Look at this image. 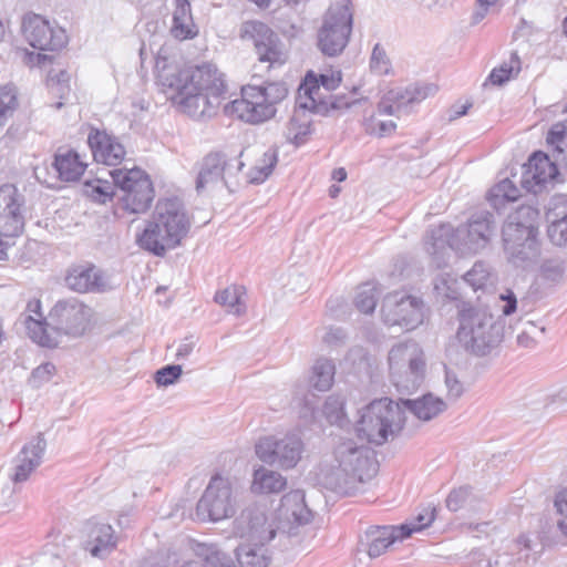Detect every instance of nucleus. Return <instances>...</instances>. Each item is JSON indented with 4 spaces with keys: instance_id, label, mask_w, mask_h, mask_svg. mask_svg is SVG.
<instances>
[{
    "instance_id": "1",
    "label": "nucleus",
    "mask_w": 567,
    "mask_h": 567,
    "mask_svg": "<svg viewBox=\"0 0 567 567\" xmlns=\"http://www.w3.org/2000/svg\"><path fill=\"white\" fill-rule=\"evenodd\" d=\"M155 72L162 91L190 117L213 115L226 93L224 76L215 65L186 66L168 45L158 50Z\"/></svg>"
},
{
    "instance_id": "2",
    "label": "nucleus",
    "mask_w": 567,
    "mask_h": 567,
    "mask_svg": "<svg viewBox=\"0 0 567 567\" xmlns=\"http://www.w3.org/2000/svg\"><path fill=\"white\" fill-rule=\"evenodd\" d=\"M92 316V309L76 298L56 301L48 318L42 313L41 301L31 299L22 315L29 338L49 349L82 337L90 327Z\"/></svg>"
},
{
    "instance_id": "3",
    "label": "nucleus",
    "mask_w": 567,
    "mask_h": 567,
    "mask_svg": "<svg viewBox=\"0 0 567 567\" xmlns=\"http://www.w3.org/2000/svg\"><path fill=\"white\" fill-rule=\"evenodd\" d=\"M377 473L370 451L352 440L339 442L330 464L322 471V484L341 495H353Z\"/></svg>"
},
{
    "instance_id": "4",
    "label": "nucleus",
    "mask_w": 567,
    "mask_h": 567,
    "mask_svg": "<svg viewBox=\"0 0 567 567\" xmlns=\"http://www.w3.org/2000/svg\"><path fill=\"white\" fill-rule=\"evenodd\" d=\"M189 228L190 220L183 204L178 199H161L151 219L136 234V244L155 256H164L182 243Z\"/></svg>"
},
{
    "instance_id": "5",
    "label": "nucleus",
    "mask_w": 567,
    "mask_h": 567,
    "mask_svg": "<svg viewBox=\"0 0 567 567\" xmlns=\"http://www.w3.org/2000/svg\"><path fill=\"white\" fill-rule=\"evenodd\" d=\"M234 534L243 540L237 549L241 567H268L270 556L266 545L275 538L276 528L262 508L243 511L234 523Z\"/></svg>"
},
{
    "instance_id": "6",
    "label": "nucleus",
    "mask_w": 567,
    "mask_h": 567,
    "mask_svg": "<svg viewBox=\"0 0 567 567\" xmlns=\"http://www.w3.org/2000/svg\"><path fill=\"white\" fill-rule=\"evenodd\" d=\"M493 233L494 226L488 215L474 216L455 231L450 225L432 229L425 243L426 250L437 258H444L450 248L462 254L477 252L486 247Z\"/></svg>"
},
{
    "instance_id": "7",
    "label": "nucleus",
    "mask_w": 567,
    "mask_h": 567,
    "mask_svg": "<svg viewBox=\"0 0 567 567\" xmlns=\"http://www.w3.org/2000/svg\"><path fill=\"white\" fill-rule=\"evenodd\" d=\"M288 90L284 83L270 82L265 85H246L241 97L227 103L224 111L246 123L260 124L272 118L277 104L286 99Z\"/></svg>"
},
{
    "instance_id": "8",
    "label": "nucleus",
    "mask_w": 567,
    "mask_h": 567,
    "mask_svg": "<svg viewBox=\"0 0 567 567\" xmlns=\"http://www.w3.org/2000/svg\"><path fill=\"white\" fill-rule=\"evenodd\" d=\"M503 333V324L488 311L476 308L462 310L456 338L465 350L484 355L501 343Z\"/></svg>"
},
{
    "instance_id": "9",
    "label": "nucleus",
    "mask_w": 567,
    "mask_h": 567,
    "mask_svg": "<svg viewBox=\"0 0 567 567\" xmlns=\"http://www.w3.org/2000/svg\"><path fill=\"white\" fill-rule=\"evenodd\" d=\"M537 217L535 208L522 206L508 216L503 227L505 251L516 265L534 260L539 254Z\"/></svg>"
},
{
    "instance_id": "10",
    "label": "nucleus",
    "mask_w": 567,
    "mask_h": 567,
    "mask_svg": "<svg viewBox=\"0 0 567 567\" xmlns=\"http://www.w3.org/2000/svg\"><path fill=\"white\" fill-rule=\"evenodd\" d=\"M391 382L400 390L412 391L420 386L426 373L423 348L414 340L396 342L388 353Z\"/></svg>"
},
{
    "instance_id": "11",
    "label": "nucleus",
    "mask_w": 567,
    "mask_h": 567,
    "mask_svg": "<svg viewBox=\"0 0 567 567\" xmlns=\"http://www.w3.org/2000/svg\"><path fill=\"white\" fill-rule=\"evenodd\" d=\"M403 425L400 405L388 398L374 400L360 410L358 436L381 445Z\"/></svg>"
},
{
    "instance_id": "12",
    "label": "nucleus",
    "mask_w": 567,
    "mask_h": 567,
    "mask_svg": "<svg viewBox=\"0 0 567 567\" xmlns=\"http://www.w3.org/2000/svg\"><path fill=\"white\" fill-rule=\"evenodd\" d=\"M123 208L132 214L145 213L153 199L154 188L150 176L141 168L115 169L110 172Z\"/></svg>"
},
{
    "instance_id": "13",
    "label": "nucleus",
    "mask_w": 567,
    "mask_h": 567,
    "mask_svg": "<svg viewBox=\"0 0 567 567\" xmlns=\"http://www.w3.org/2000/svg\"><path fill=\"white\" fill-rule=\"evenodd\" d=\"M237 509V499L231 482L215 475L210 478L196 506V516L203 522H220L231 517Z\"/></svg>"
},
{
    "instance_id": "14",
    "label": "nucleus",
    "mask_w": 567,
    "mask_h": 567,
    "mask_svg": "<svg viewBox=\"0 0 567 567\" xmlns=\"http://www.w3.org/2000/svg\"><path fill=\"white\" fill-rule=\"evenodd\" d=\"M303 450V442L297 433L264 436L255 444V454L262 463L282 470L296 467Z\"/></svg>"
},
{
    "instance_id": "15",
    "label": "nucleus",
    "mask_w": 567,
    "mask_h": 567,
    "mask_svg": "<svg viewBox=\"0 0 567 567\" xmlns=\"http://www.w3.org/2000/svg\"><path fill=\"white\" fill-rule=\"evenodd\" d=\"M352 31V12L347 3H336L327 11L318 32V47L329 56L340 54Z\"/></svg>"
},
{
    "instance_id": "16",
    "label": "nucleus",
    "mask_w": 567,
    "mask_h": 567,
    "mask_svg": "<svg viewBox=\"0 0 567 567\" xmlns=\"http://www.w3.org/2000/svg\"><path fill=\"white\" fill-rule=\"evenodd\" d=\"M23 198L10 184L0 187V260H6L8 249L23 231Z\"/></svg>"
},
{
    "instance_id": "17",
    "label": "nucleus",
    "mask_w": 567,
    "mask_h": 567,
    "mask_svg": "<svg viewBox=\"0 0 567 567\" xmlns=\"http://www.w3.org/2000/svg\"><path fill=\"white\" fill-rule=\"evenodd\" d=\"M241 40L254 45L258 61L268 63L269 66H280L288 60V53L278 35L260 21H246L240 25Z\"/></svg>"
},
{
    "instance_id": "18",
    "label": "nucleus",
    "mask_w": 567,
    "mask_h": 567,
    "mask_svg": "<svg viewBox=\"0 0 567 567\" xmlns=\"http://www.w3.org/2000/svg\"><path fill=\"white\" fill-rule=\"evenodd\" d=\"M381 315L385 324L399 326L410 331L423 322V302L403 291L389 293L382 302Z\"/></svg>"
},
{
    "instance_id": "19",
    "label": "nucleus",
    "mask_w": 567,
    "mask_h": 567,
    "mask_svg": "<svg viewBox=\"0 0 567 567\" xmlns=\"http://www.w3.org/2000/svg\"><path fill=\"white\" fill-rule=\"evenodd\" d=\"M21 32L23 39L40 51H58L68 43V35L63 28L35 13L23 17Z\"/></svg>"
},
{
    "instance_id": "20",
    "label": "nucleus",
    "mask_w": 567,
    "mask_h": 567,
    "mask_svg": "<svg viewBox=\"0 0 567 567\" xmlns=\"http://www.w3.org/2000/svg\"><path fill=\"white\" fill-rule=\"evenodd\" d=\"M312 518V513L305 503V494L300 489L291 491L282 496L277 512L278 524L272 523L276 530L280 529L289 535H295L298 527L307 525Z\"/></svg>"
},
{
    "instance_id": "21",
    "label": "nucleus",
    "mask_w": 567,
    "mask_h": 567,
    "mask_svg": "<svg viewBox=\"0 0 567 567\" xmlns=\"http://www.w3.org/2000/svg\"><path fill=\"white\" fill-rule=\"evenodd\" d=\"M436 86L432 84L415 83L406 87L389 90L378 104V113L400 116L409 106L420 103L434 95Z\"/></svg>"
},
{
    "instance_id": "22",
    "label": "nucleus",
    "mask_w": 567,
    "mask_h": 567,
    "mask_svg": "<svg viewBox=\"0 0 567 567\" xmlns=\"http://www.w3.org/2000/svg\"><path fill=\"white\" fill-rule=\"evenodd\" d=\"M52 167L58 174V176L53 178L54 181H50L42 175L45 171L44 168L37 167L34 171L37 178L49 187H53L56 181H78L84 174L87 163L85 156L76 151L61 147L54 155Z\"/></svg>"
},
{
    "instance_id": "23",
    "label": "nucleus",
    "mask_w": 567,
    "mask_h": 567,
    "mask_svg": "<svg viewBox=\"0 0 567 567\" xmlns=\"http://www.w3.org/2000/svg\"><path fill=\"white\" fill-rule=\"evenodd\" d=\"M558 176L555 163L544 153H535L524 166L522 186L534 194L553 185Z\"/></svg>"
},
{
    "instance_id": "24",
    "label": "nucleus",
    "mask_w": 567,
    "mask_h": 567,
    "mask_svg": "<svg viewBox=\"0 0 567 567\" xmlns=\"http://www.w3.org/2000/svg\"><path fill=\"white\" fill-rule=\"evenodd\" d=\"M243 163L236 159L227 161L221 154H209L204 158L197 181V192L212 189L219 184H226V177L234 171H239Z\"/></svg>"
},
{
    "instance_id": "25",
    "label": "nucleus",
    "mask_w": 567,
    "mask_h": 567,
    "mask_svg": "<svg viewBox=\"0 0 567 567\" xmlns=\"http://www.w3.org/2000/svg\"><path fill=\"white\" fill-rule=\"evenodd\" d=\"M45 447L47 442L42 435L33 437L23 446L16 457L13 473L11 476L16 484L28 481L35 468L40 466Z\"/></svg>"
},
{
    "instance_id": "26",
    "label": "nucleus",
    "mask_w": 567,
    "mask_h": 567,
    "mask_svg": "<svg viewBox=\"0 0 567 567\" xmlns=\"http://www.w3.org/2000/svg\"><path fill=\"white\" fill-rule=\"evenodd\" d=\"M87 143L94 159L105 165H118L125 157L126 151L117 137L106 132L92 131Z\"/></svg>"
},
{
    "instance_id": "27",
    "label": "nucleus",
    "mask_w": 567,
    "mask_h": 567,
    "mask_svg": "<svg viewBox=\"0 0 567 567\" xmlns=\"http://www.w3.org/2000/svg\"><path fill=\"white\" fill-rule=\"evenodd\" d=\"M66 286L78 292H101L109 285L104 274L94 266L79 265L71 268L65 277Z\"/></svg>"
},
{
    "instance_id": "28",
    "label": "nucleus",
    "mask_w": 567,
    "mask_h": 567,
    "mask_svg": "<svg viewBox=\"0 0 567 567\" xmlns=\"http://www.w3.org/2000/svg\"><path fill=\"white\" fill-rule=\"evenodd\" d=\"M323 99L317 74L308 72L298 89L295 111L309 115L310 113H319L324 109Z\"/></svg>"
},
{
    "instance_id": "29",
    "label": "nucleus",
    "mask_w": 567,
    "mask_h": 567,
    "mask_svg": "<svg viewBox=\"0 0 567 567\" xmlns=\"http://www.w3.org/2000/svg\"><path fill=\"white\" fill-rule=\"evenodd\" d=\"M171 33L177 40L194 39L198 34L188 0H175Z\"/></svg>"
},
{
    "instance_id": "30",
    "label": "nucleus",
    "mask_w": 567,
    "mask_h": 567,
    "mask_svg": "<svg viewBox=\"0 0 567 567\" xmlns=\"http://www.w3.org/2000/svg\"><path fill=\"white\" fill-rule=\"evenodd\" d=\"M548 237L556 246L567 244V198L559 196L555 198L553 207L547 213Z\"/></svg>"
},
{
    "instance_id": "31",
    "label": "nucleus",
    "mask_w": 567,
    "mask_h": 567,
    "mask_svg": "<svg viewBox=\"0 0 567 567\" xmlns=\"http://www.w3.org/2000/svg\"><path fill=\"white\" fill-rule=\"evenodd\" d=\"M116 547L114 530L109 524H94L90 527L86 549L94 557L103 558Z\"/></svg>"
},
{
    "instance_id": "32",
    "label": "nucleus",
    "mask_w": 567,
    "mask_h": 567,
    "mask_svg": "<svg viewBox=\"0 0 567 567\" xmlns=\"http://www.w3.org/2000/svg\"><path fill=\"white\" fill-rule=\"evenodd\" d=\"M287 486V478L279 472L257 466L252 473L250 489L255 494L269 495L278 494Z\"/></svg>"
},
{
    "instance_id": "33",
    "label": "nucleus",
    "mask_w": 567,
    "mask_h": 567,
    "mask_svg": "<svg viewBox=\"0 0 567 567\" xmlns=\"http://www.w3.org/2000/svg\"><path fill=\"white\" fill-rule=\"evenodd\" d=\"M402 405L422 421H430L436 417L447 408L445 401L431 393L415 400H404Z\"/></svg>"
},
{
    "instance_id": "34",
    "label": "nucleus",
    "mask_w": 567,
    "mask_h": 567,
    "mask_svg": "<svg viewBox=\"0 0 567 567\" xmlns=\"http://www.w3.org/2000/svg\"><path fill=\"white\" fill-rule=\"evenodd\" d=\"M367 538V553L371 558L381 556L394 542L404 539L398 526L378 527L368 532Z\"/></svg>"
},
{
    "instance_id": "35",
    "label": "nucleus",
    "mask_w": 567,
    "mask_h": 567,
    "mask_svg": "<svg viewBox=\"0 0 567 567\" xmlns=\"http://www.w3.org/2000/svg\"><path fill=\"white\" fill-rule=\"evenodd\" d=\"M334 375L333 361L328 358H318L310 368L308 384L317 391L326 392L333 385Z\"/></svg>"
},
{
    "instance_id": "36",
    "label": "nucleus",
    "mask_w": 567,
    "mask_h": 567,
    "mask_svg": "<svg viewBox=\"0 0 567 567\" xmlns=\"http://www.w3.org/2000/svg\"><path fill=\"white\" fill-rule=\"evenodd\" d=\"M246 290L241 286H229L215 296V301L228 313L240 316L246 311Z\"/></svg>"
},
{
    "instance_id": "37",
    "label": "nucleus",
    "mask_w": 567,
    "mask_h": 567,
    "mask_svg": "<svg viewBox=\"0 0 567 567\" xmlns=\"http://www.w3.org/2000/svg\"><path fill=\"white\" fill-rule=\"evenodd\" d=\"M436 517V507L432 504L420 507L416 514L404 524L398 526L401 535L406 538L431 526Z\"/></svg>"
},
{
    "instance_id": "38",
    "label": "nucleus",
    "mask_w": 567,
    "mask_h": 567,
    "mask_svg": "<svg viewBox=\"0 0 567 567\" xmlns=\"http://www.w3.org/2000/svg\"><path fill=\"white\" fill-rule=\"evenodd\" d=\"M278 162V151L269 147L248 173V179L252 184L264 183L272 173Z\"/></svg>"
},
{
    "instance_id": "39",
    "label": "nucleus",
    "mask_w": 567,
    "mask_h": 567,
    "mask_svg": "<svg viewBox=\"0 0 567 567\" xmlns=\"http://www.w3.org/2000/svg\"><path fill=\"white\" fill-rule=\"evenodd\" d=\"M344 399L339 394L329 395L322 406V415L331 425L343 427L349 424V419L344 411Z\"/></svg>"
},
{
    "instance_id": "40",
    "label": "nucleus",
    "mask_w": 567,
    "mask_h": 567,
    "mask_svg": "<svg viewBox=\"0 0 567 567\" xmlns=\"http://www.w3.org/2000/svg\"><path fill=\"white\" fill-rule=\"evenodd\" d=\"M311 132V118L309 114H301L295 111L286 127V137L288 141L299 145L306 141Z\"/></svg>"
},
{
    "instance_id": "41",
    "label": "nucleus",
    "mask_w": 567,
    "mask_h": 567,
    "mask_svg": "<svg viewBox=\"0 0 567 567\" xmlns=\"http://www.w3.org/2000/svg\"><path fill=\"white\" fill-rule=\"evenodd\" d=\"M114 181L110 182L103 178H94L85 181L83 184V194L96 203L104 204L111 200L115 195Z\"/></svg>"
},
{
    "instance_id": "42",
    "label": "nucleus",
    "mask_w": 567,
    "mask_h": 567,
    "mask_svg": "<svg viewBox=\"0 0 567 567\" xmlns=\"http://www.w3.org/2000/svg\"><path fill=\"white\" fill-rule=\"evenodd\" d=\"M476 498L472 493V489L467 486H461L450 492L446 497V507L452 512L460 509H476Z\"/></svg>"
},
{
    "instance_id": "43",
    "label": "nucleus",
    "mask_w": 567,
    "mask_h": 567,
    "mask_svg": "<svg viewBox=\"0 0 567 567\" xmlns=\"http://www.w3.org/2000/svg\"><path fill=\"white\" fill-rule=\"evenodd\" d=\"M520 61L516 53H512L509 59L503 62L498 68L493 69L489 74V81L495 85H502L518 74Z\"/></svg>"
},
{
    "instance_id": "44",
    "label": "nucleus",
    "mask_w": 567,
    "mask_h": 567,
    "mask_svg": "<svg viewBox=\"0 0 567 567\" xmlns=\"http://www.w3.org/2000/svg\"><path fill=\"white\" fill-rule=\"evenodd\" d=\"M181 567H236L231 559L223 551L208 549L207 554L184 563Z\"/></svg>"
},
{
    "instance_id": "45",
    "label": "nucleus",
    "mask_w": 567,
    "mask_h": 567,
    "mask_svg": "<svg viewBox=\"0 0 567 567\" xmlns=\"http://www.w3.org/2000/svg\"><path fill=\"white\" fill-rule=\"evenodd\" d=\"M18 107V97L14 87L0 85V130L8 123Z\"/></svg>"
},
{
    "instance_id": "46",
    "label": "nucleus",
    "mask_w": 567,
    "mask_h": 567,
    "mask_svg": "<svg viewBox=\"0 0 567 567\" xmlns=\"http://www.w3.org/2000/svg\"><path fill=\"white\" fill-rule=\"evenodd\" d=\"M518 197L519 189L508 178L501 181L489 193V199L495 207H498L503 202H515Z\"/></svg>"
},
{
    "instance_id": "47",
    "label": "nucleus",
    "mask_w": 567,
    "mask_h": 567,
    "mask_svg": "<svg viewBox=\"0 0 567 567\" xmlns=\"http://www.w3.org/2000/svg\"><path fill=\"white\" fill-rule=\"evenodd\" d=\"M379 114H372L363 122V127L367 134L377 137H386L392 135L396 130V123L392 120H380Z\"/></svg>"
},
{
    "instance_id": "48",
    "label": "nucleus",
    "mask_w": 567,
    "mask_h": 567,
    "mask_svg": "<svg viewBox=\"0 0 567 567\" xmlns=\"http://www.w3.org/2000/svg\"><path fill=\"white\" fill-rule=\"evenodd\" d=\"M463 281L477 291L491 285L492 277L488 268L483 262H477L465 274Z\"/></svg>"
},
{
    "instance_id": "49",
    "label": "nucleus",
    "mask_w": 567,
    "mask_h": 567,
    "mask_svg": "<svg viewBox=\"0 0 567 567\" xmlns=\"http://www.w3.org/2000/svg\"><path fill=\"white\" fill-rule=\"evenodd\" d=\"M434 290L442 299L456 300L460 296V282L450 274H441L434 280Z\"/></svg>"
},
{
    "instance_id": "50",
    "label": "nucleus",
    "mask_w": 567,
    "mask_h": 567,
    "mask_svg": "<svg viewBox=\"0 0 567 567\" xmlns=\"http://www.w3.org/2000/svg\"><path fill=\"white\" fill-rule=\"evenodd\" d=\"M378 299V290L370 284H364L359 287L354 303L358 310L363 313H371L374 311Z\"/></svg>"
},
{
    "instance_id": "51",
    "label": "nucleus",
    "mask_w": 567,
    "mask_h": 567,
    "mask_svg": "<svg viewBox=\"0 0 567 567\" xmlns=\"http://www.w3.org/2000/svg\"><path fill=\"white\" fill-rule=\"evenodd\" d=\"M564 274L565 265L563 260L547 259L540 266L539 278L548 285H557L563 280Z\"/></svg>"
},
{
    "instance_id": "52",
    "label": "nucleus",
    "mask_w": 567,
    "mask_h": 567,
    "mask_svg": "<svg viewBox=\"0 0 567 567\" xmlns=\"http://www.w3.org/2000/svg\"><path fill=\"white\" fill-rule=\"evenodd\" d=\"M371 71L378 75H386L391 71V62L386 55L385 50L380 45L375 44L371 59H370Z\"/></svg>"
},
{
    "instance_id": "53",
    "label": "nucleus",
    "mask_w": 567,
    "mask_h": 567,
    "mask_svg": "<svg viewBox=\"0 0 567 567\" xmlns=\"http://www.w3.org/2000/svg\"><path fill=\"white\" fill-rule=\"evenodd\" d=\"M70 75L68 72L61 70L59 74L53 75L52 72L49 74L48 85L52 93L60 95L61 99H65L70 93Z\"/></svg>"
},
{
    "instance_id": "54",
    "label": "nucleus",
    "mask_w": 567,
    "mask_h": 567,
    "mask_svg": "<svg viewBox=\"0 0 567 567\" xmlns=\"http://www.w3.org/2000/svg\"><path fill=\"white\" fill-rule=\"evenodd\" d=\"M295 408L299 410V414L303 419H312L317 405V396L312 393H307L303 398L296 394L293 398Z\"/></svg>"
},
{
    "instance_id": "55",
    "label": "nucleus",
    "mask_w": 567,
    "mask_h": 567,
    "mask_svg": "<svg viewBox=\"0 0 567 567\" xmlns=\"http://www.w3.org/2000/svg\"><path fill=\"white\" fill-rule=\"evenodd\" d=\"M182 372L181 365H166L156 372L155 382L158 386L172 385L179 379Z\"/></svg>"
},
{
    "instance_id": "56",
    "label": "nucleus",
    "mask_w": 567,
    "mask_h": 567,
    "mask_svg": "<svg viewBox=\"0 0 567 567\" xmlns=\"http://www.w3.org/2000/svg\"><path fill=\"white\" fill-rule=\"evenodd\" d=\"M55 373V365L51 362L43 363L35 368L31 374V382L34 386H40L49 382Z\"/></svg>"
},
{
    "instance_id": "57",
    "label": "nucleus",
    "mask_w": 567,
    "mask_h": 567,
    "mask_svg": "<svg viewBox=\"0 0 567 567\" xmlns=\"http://www.w3.org/2000/svg\"><path fill=\"white\" fill-rule=\"evenodd\" d=\"M445 386L447 396L452 400H457L464 392L462 382L458 380L454 371L445 369Z\"/></svg>"
},
{
    "instance_id": "58",
    "label": "nucleus",
    "mask_w": 567,
    "mask_h": 567,
    "mask_svg": "<svg viewBox=\"0 0 567 567\" xmlns=\"http://www.w3.org/2000/svg\"><path fill=\"white\" fill-rule=\"evenodd\" d=\"M53 56L50 54L41 53V52H32L24 50L22 61L25 65L30 68L34 66H45L47 64L52 63Z\"/></svg>"
},
{
    "instance_id": "59",
    "label": "nucleus",
    "mask_w": 567,
    "mask_h": 567,
    "mask_svg": "<svg viewBox=\"0 0 567 567\" xmlns=\"http://www.w3.org/2000/svg\"><path fill=\"white\" fill-rule=\"evenodd\" d=\"M498 308L503 316H511L517 309V298L512 290H506L499 295Z\"/></svg>"
},
{
    "instance_id": "60",
    "label": "nucleus",
    "mask_w": 567,
    "mask_h": 567,
    "mask_svg": "<svg viewBox=\"0 0 567 567\" xmlns=\"http://www.w3.org/2000/svg\"><path fill=\"white\" fill-rule=\"evenodd\" d=\"M320 87L322 86L327 91L337 89L342 80L340 70H331L327 73L317 75Z\"/></svg>"
},
{
    "instance_id": "61",
    "label": "nucleus",
    "mask_w": 567,
    "mask_h": 567,
    "mask_svg": "<svg viewBox=\"0 0 567 567\" xmlns=\"http://www.w3.org/2000/svg\"><path fill=\"white\" fill-rule=\"evenodd\" d=\"M195 346L196 341L193 337L185 338L184 340H182L176 348V360H186L192 354Z\"/></svg>"
},
{
    "instance_id": "62",
    "label": "nucleus",
    "mask_w": 567,
    "mask_h": 567,
    "mask_svg": "<svg viewBox=\"0 0 567 567\" xmlns=\"http://www.w3.org/2000/svg\"><path fill=\"white\" fill-rule=\"evenodd\" d=\"M554 506L556 512L567 519V489H561L555 495Z\"/></svg>"
},
{
    "instance_id": "63",
    "label": "nucleus",
    "mask_w": 567,
    "mask_h": 567,
    "mask_svg": "<svg viewBox=\"0 0 567 567\" xmlns=\"http://www.w3.org/2000/svg\"><path fill=\"white\" fill-rule=\"evenodd\" d=\"M346 334L340 328H330L326 331L322 337L323 342L328 344H333L344 339Z\"/></svg>"
},
{
    "instance_id": "64",
    "label": "nucleus",
    "mask_w": 567,
    "mask_h": 567,
    "mask_svg": "<svg viewBox=\"0 0 567 567\" xmlns=\"http://www.w3.org/2000/svg\"><path fill=\"white\" fill-rule=\"evenodd\" d=\"M488 11H489L488 7L480 6L476 3V9L474 10L473 16H472V22L475 24L480 23L486 17Z\"/></svg>"
}]
</instances>
